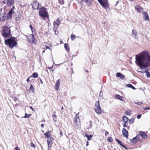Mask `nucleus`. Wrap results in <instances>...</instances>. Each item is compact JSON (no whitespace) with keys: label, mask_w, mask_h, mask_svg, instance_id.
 I'll return each instance as SVG.
<instances>
[{"label":"nucleus","mask_w":150,"mask_h":150,"mask_svg":"<svg viewBox=\"0 0 150 150\" xmlns=\"http://www.w3.org/2000/svg\"><path fill=\"white\" fill-rule=\"evenodd\" d=\"M30 90L33 91V92H34V88L33 87V86L32 85H31L30 86Z\"/></svg>","instance_id":"e433bc0d"},{"label":"nucleus","mask_w":150,"mask_h":150,"mask_svg":"<svg viewBox=\"0 0 150 150\" xmlns=\"http://www.w3.org/2000/svg\"><path fill=\"white\" fill-rule=\"evenodd\" d=\"M30 146L31 147H33L34 148H35V145L33 142H31L30 143Z\"/></svg>","instance_id":"ea45409f"},{"label":"nucleus","mask_w":150,"mask_h":150,"mask_svg":"<svg viewBox=\"0 0 150 150\" xmlns=\"http://www.w3.org/2000/svg\"><path fill=\"white\" fill-rule=\"evenodd\" d=\"M30 108L33 111H35L34 109L32 107V106H30Z\"/></svg>","instance_id":"864d4df0"},{"label":"nucleus","mask_w":150,"mask_h":150,"mask_svg":"<svg viewBox=\"0 0 150 150\" xmlns=\"http://www.w3.org/2000/svg\"><path fill=\"white\" fill-rule=\"evenodd\" d=\"M126 123H125V124H124V125H123V127H127V125H126Z\"/></svg>","instance_id":"5fc2aeb1"},{"label":"nucleus","mask_w":150,"mask_h":150,"mask_svg":"<svg viewBox=\"0 0 150 150\" xmlns=\"http://www.w3.org/2000/svg\"><path fill=\"white\" fill-rule=\"evenodd\" d=\"M29 27L31 28V29H32V28H33V27L32 25H30L29 26Z\"/></svg>","instance_id":"4d7b16f0"},{"label":"nucleus","mask_w":150,"mask_h":150,"mask_svg":"<svg viewBox=\"0 0 150 150\" xmlns=\"http://www.w3.org/2000/svg\"><path fill=\"white\" fill-rule=\"evenodd\" d=\"M108 142H112L113 141V139H112L111 137H110L108 139Z\"/></svg>","instance_id":"4c0bfd02"},{"label":"nucleus","mask_w":150,"mask_h":150,"mask_svg":"<svg viewBox=\"0 0 150 150\" xmlns=\"http://www.w3.org/2000/svg\"><path fill=\"white\" fill-rule=\"evenodd\" d=\"M140 135L143 139H146L147 137V134L144 132L142 131L139 132Z\"/></svg>","instance_id":"f3484780"},{"label":"nucleus","mask_w":150,"mask_h":150,"mask_svg":"<svg viewBox=\"0 0 150 150\" xmlns=\"http://www.w3.org/2000/svg\"><path fill=\"white\" fill-rule=\"evenodd\" d=\"M6 13L1 14L0 13V21L4 22L5 21L6 19Z\"/></svg>","instance_id":"9b49d317"},{"label":"nucleus","mask_w":150,"mask_h":150,"mask_svg":"<svg viewBox=\"0 0 150 150\" xmlns=\"http://www.w3.org/2000/svg\"><path fill=\"white\" fill-rule=\"evenodd\" d=\"M115 97L118 99H119L122 101H124V99L122 96H120L119 95L116 94L115 95Z\"/></svg>","instance_id":"4be33fe9"},{"label":"nucleus","mask_w":150,"mask_h":150,"mask_svg":"<svg viewBox=\"0 0 150 150\" xmlns=\"http://www.w3.org/2000/svg\"><path fill=\"white\" fill-rule=\"evenodd\" d=\"M71 39L72 40H74L76 39V36H75L74 35H71Z\"/></svg>","instance_id":"2f4dec72"},{"label":"nucleus","mask_w":150,"mask_h":150,"mask_svg":"<svg viewBox=\"0 0 150 150\" xmlns=\"http://www.w3.org/2000/svg\"><path fill=\"white\" fill-rule=\"evenodd\" d=\"M15 38L14 37H11L10 38L5 40L4 42L5 44L9 46L11 49L16 47L17 45V42L15 40Z\"/></svg>","instance_id":"f03ea898"},{"label":"nucleus","mask_w":150,"mask_h":150,"mask_svg":"<svg viewBox=\"0 0 150 150\" xmlns=\"http://www.w3.org/2000/svg\"><path fill=\"white\" fill-rule=\"evenodd\" d=\"M31 30L33 33V30H34V29L33 28H32V29H31Z\"/></svg>","instance_id":"bf43d9fd"},{"label":"nucleus","mask_w":150,"mask_h":150,"mask_svg":"<svg viewBox=\"0 0 150 150\" xmlns=\"http://www.w3.org/2000/svg\"><path fill=\"white\" fill-rule=\"evenodd\" d=\"M31 115V114H27L25 113V116L23 117L25 118H29Z\"/></svg>","instance_id":"c756f323"},{"label":"nucleus","mask_w":150,"mask_h":150,"mask_svg":"<svg viewBox=\"0 0 150 150\" xmlns=\"http://www.w3.org/2000/svg\"><path fill=\"white\" fill-rule=\"evenodd\" d=\"M15 9V6H13L7 13V16H6L7 19H9L12 18V14L15 13L14 10Z\"/></svg>","instance_id":"0eeeda50"},{"label":"nucleus","mask_w":150,"mask_h":150,"mask_svg":"<svg viewBox=\"0 0 150 150\" xmlns=\"http://www.w3.org/2000/svg\"><path fill=\"white\" fill-rule=\"evenodd\" d=\"M135 120V119L134 118H132L131 119L129 120V122L130 123H133Z\"/></svg>","instance_id":"c9c22d12"},{"label":"nucleus","mask_w":150,"mask_h":150,"mask_svg":"<svg viewBox=\"0 0 150 150\" xmlns=\"http://www.w3.org/2000/svg\"><path fill=\"white\" fill-rule=\"evenodd\" d=\"M141 117V115H138L137 116V118L138 119H139Z\"/></svg>","instance_id":"de8ad7c7"},{"label":"nucleus","mask_w":150,"mask_h":150,"mask_svg":"<svg viewBox=\"0 0 150 150\" xmlns=\"http://www.w3.org/2000/svg\"><path fill=\"white\" fill-rule=\"evenodd\" d=\"M131 111L129 110L126 111L125 112V114L127 115H131Z\"/></svg>","instance_id":"7c9ffc66"},{"label":"nucleus","mask_w":150,"mask_h":150,"mask_svg":"<svg viewBox=\"0 0 150 150\" xmlns=\"http://www.w3.org/2000/svg\"><path fill=\"white\" fill-rule=\"evenodd\" d=\"M139 134H137L135 137L130 140V142L131 143H133L134 144H136L138 142V140L139 138Z\"/></svg>","instance_id":"9d476101"},{"label":"nucleus","mask_w":150,"mask_h":150,"mask_svg":"<svg viewBox=\"0 0 150 150\" xmlns=\"http://www.w3.org/2000/svg\"><path fill=\"white\" fill-rule=\"evenodd\" d=\"M47 141L48 148L51 147L52 146V142L51 141H50L48 139H47Z\"/></svg>","instance_id":"a878e982"},{"label":"nucleus","mask_w":150,"mask_h":150,"mask_svg":"<svg viewBox=\"0 0 150 150\" xmlns=\"http://www.w3.org/2000/svg\"><path fill=\"white\" fill-rule=\"evenodd\" d=\"M122 135L124 137L127 138L128 136V131L125 129L123 128L122 130Z\"/></svg>","instance_id":"2eb2a0df"},{"label":"nucleus","mask_w":150,"mask_h":150,"mask_svg":"<svg viewBox=\"0 0 150 150\" xmlns=\"http://www.w3.org/2000/svg\"><path fill=\"white\" fill-rule=\"evenodd\" d=\"M27 40L32 44H35L37 42L36 39L33 34H31L28 36Z\"/></svg>","instance_id":"39448f33"},{"label":"nucleus","mask_w":150,"mask_h":150,"mask_svg":"<svg viewBox=\"0 0 150 150\" xmlns=\"http://www.w3.org/2000/svg\"><path fill=\"white\" fill-rule=\"evenodd\" d=\"M79 113L77 114L75 117V122L76 123V125L79 127V126L80 125V119L79 117Z\"/></svg>","instance_id":"1a4fd4ad"},{"label":"nucleus","mask_w":150,"mask_h":150,"mask_svg":"<svg viewBox=\"0 0 150 150\" xmlns=\"http://www.w3.org/2000/svg\"><path fill=\"white\" fill-rule=\"evenodd\" d=\"M109 134L108 132L107 131H105V136H106Z\"/></svg>","instance_id":"49530a36"},{"label":"nucleus","mask_w":150,"mask_h":150,"mask_svg":"<svg viewBox=\"0 0 150 150\" xmlns=\"http://www.w3.org/2000/svg\"><path fill=\"white\" fill-rule=\"evenodd\" d=\"M53 67V66H52V67H48V68L49 69H52Z\"/></svg>","instance_id":"338daca9"},{"label":"nucleus","mask_w":150,"mask_h":150,"mask_svg":"<svg viewBox=\"0 0 150 150\" xmlns=\"http://www.w3.org/2000/svg\"><path fill=\"white\" fill-rule=\"evenodd\" d=\"M88 134H85V136L86 137H87L88 138Z\"/></svg>","instance_id":"13d9d810"},{"label":"nucleus","mask_w":150,"mask_h":150,"mask_svg":"<svg viewBox=\"0 0 150 150\" xmlns=\"http://www.w3.org/2000/svg\"><path fill=\"white\" fill-rule=\"evenodd\" d=\"M60 83V80L59 79L57 81L54 87V89L56 90H58L59 89V87Z\"/></svg>","instance_id":"ddd939ff"},{"label":"nucleus","mask_w":150,"mask_h":150,"mask_svg":"<svg viewBox=\"0 0 150 150\" xmlns=\"http://www.w3.org/2000/svg\"><path fill=\"white\" fill-rule=\"evenodd\" d=\"M56 115L55 114H54L52 115V117L53 118V120L54 121V122H56L57 121V117H56Z\"/></svg>","instance_id":"473e14b6"},{"label":"nucleus","mask_w":150,"mask_h":150,"mask_svg":"<svg viewBox=\"0 0 150 150\" xmlns=\"http://www.w3.org/2000/svg\"><path fill=\"white\" fill-rule=\"evenodd\" d=\"M41 126L42 127H44V125L42 124H41Z\"/></svg>","instance_id":"680f3d73"},{"label":"nucleus","mask_w":150,"mask_h":150,"mask_svg":"<svg viewBox=\"0 0 150 150\" xmlns=\"http://www.w3.org/2000/svg\"><path fill=\"white\" fill-rule=\"evenodd\" d=\"M135 63L143 69L150 66V54L147 51H144L136 55Z\"/></svg>","instance_id":"f257e3e1"},{"label":"nucleus","mask_w":150,"mask_h":150,"mask_svg":"<svg viewBox=\"0 0 150 150\" xmlns=\"http://www.w3.org/2000/svg\"><path fill=\"white\" fill-rule=\"evenodd\" d=\"M88 141H87V143H86V146H88Z\"/></svg>","instance_id":"0e129e2a"},{"label":"nucleus","mask_w":150,"mask_h":150,"mask_svg":"<svg viewBox=\"0 0 150 150\" xmlns=\"http://www.w3.org/2000/svg\"><path fill=\"white\" fill-rule=\"evenodd\" d=\"M137 33L136 31L134 30H133L132 31V36L135 39H136L137 38Z\"/></svg>","instance_id":"6ab92c4d"},{"label":"nucleus","mask_w":150,"mask_h":150,"mask_svg":"<svg viewBox=\"0 0 150 150\" xmlns=\"http://www.w3.org/2000/svg\"><path fill=\"white\" fill-rule=\"evenodd\" d=\"M108 0H98V2L104 8H106L108 6Z\"/></svg>","instance_id":"6e6552de"},{"label":"nucleus","mask_w":150,"mask_h":150,"mask_svg":"<svg viewBox=\"0 0 150 150\" xmlns=\"http://www.w3.org/2000/svg\"><path fill=\"white\" fill-rule=\"evenodd\" d=\"M14 99V100L15 101H17V100H18V99L16 97H15V98H13Z\"/></svg>","instance_id":"3c124183"},{"label":"nucleus","mask_w":150,"mask_h":150,"mask_svg":"<svg viewBox=\"0 0 150 150\" xmlns=\"http://www.w3.org/2000/svg\"><path fill=\"white\" fill-rule=\"evenodd\" d=\"M60 135L61 137L62 136V132L61 131H60Z\"/></svg>","instance_id":"603ef678"},{"label":"nucleus","mask_w":150,"mask_h":150,"mask_svg":"<svg viewBox=\"0 0 150 150\" xmlns=\"http://www.w3.org/2000/svg\"><path fill=\"white\" fill-rule=\"evenodd\" d=\"M68 46V45L67 44L65 43L64 44V48L67 51L69 50V49L67 48Z\"/></svg>","instance_id":"72a5a7b5"},{"label":"nucleus","mask_w":150,"mask_h":150,"mask_svg":"<svg viewBox=\"0 0 150 150\" xmlns=\"http://www.w3.org/2000/svg\"><path fill=\"white\" fill-rule=\"evenodd\" d=\"M93 137L92 135H89L88 137V140H90L91 139L92 137Z\"/></svg>","instance_id":"58836bf2"},{"label":"nucleus","mask_w":150,"mask_h":150,"mask_svg":"<svg viewBox=\"0 0 150 150\" xmlns=\"http://www.w3.org/2000/svg\"><path fill=\"white\" fill-rule=\"evenodd\" d=\"M32 6L33 9H39L40 8H39V4L38 2H34L33 3Z\"/></svg>","instance_id":"4468645a"},{"label":"nucleus","mask_w":150,"mask_h":150,"mask_svg":"<svg viewBox=\"0 0 150 150\" xmlns=\"http://www.w3.org/2000/svg\"><path fill=\"white\" fill-rule=\"evenodd\" d=\"M61 23L60 19L59 18H57L55 21L54 23V28H57L58 26Z\"/></svg>","instance_id":"f8f14e48"},{"label":"nucleus","mask_w":150,"mask_h":150,"mask_svg":"<svg viewBox=\"0 0 150 150\" xmlns=\"http://www.w3.org/2000/svg\"><path fill=\"white\" fill-rule=\"evenodd\" d=\"M135 8L137 12L139 13L141 12L143 10V9L139 5H136Z\"/></svg>","instance_id":"aec40b11"},{"label":"nucleus","mask_w":150,"mask_h":150,"mask_svg":"<svg viewBox=\"0 0 150 150\" xmlns=\"http://www.w3.org/2000/svg\"><path fill=\"white\" fill-rule=\"evenodd\" d=\"M14 0H7V4L9 6H11L13 5Z\"/></svg>","instance_id":"a211bd4d"},{"label":"nucleus","mask_w":150,"mask_h":150,"mask_svg":"<svg viewBox=\"0 0 150 150\" xmlns=\"http://www.w3.org/2000/svg\"><path fill=\"white\" fill-rule=\"evenodd\" d=\"M146 75L148 77H150V73L149 72H146Z\"/></svg>","instance_id":"37998d69"},{"label":"nucleus","mask_w":150,"mask_h":150,"mask_svg":"<svg viewBox=\"0 0 150 150\" xmlns=\"http://www.w3.org/2000/svg\"><path fill=\"white\" fill-rule=\"evenodd\" d=\"M33 77L34 78H37L38 77V74L37 73H33L32 75L30 76V77Z\"/></svg>","instance_id":"bb28decb"},{"label":"nucleus","mask_w":150,"mask_h":150,"mask_svg":"<svg viewBox=\"0 0 150 150\" xmlns=\"http://www.w3.org/2000/svg\"><path fill=\"white\" fill-rule=\"evenodd\" d=\"M134 103L138 105H140L139 102H134Z\"/></svg>","instance_id":"a18cd8bd"},{"label":"nucleus","mask_w":150,"mask_h":150,"mask_svg":"<svg viewBox=\"0 0 150 150\" xmlns=\"http://www.w3.org/2000/svg\"><path fill=\"white\" fill-rule=\"evenodd\" d=\"M46 49H50V50H51V49H50V48H49V47L48 46H46Z\"/></svg>","instance_id":"052dcab7"},{"label":"nucleus","mask_w":150,"mask_h":150,"mask_svg":"<svg viewBox=\"0 0 150 150\" xmlns=\"http://www.w3.org/2000/svg\"><path fill=\"white\" fill-rule=\"evenodd\" d=\"M129 119L127 117L125 116H123L122 117V120L125 123H127L128 120Z\"/></svg>","instance_id":"b1692460"},{"label":"nucleus","mask_w":150,"mask_h":150,"mask_svg":"<svg viewBox=\"0 0 150 150\" xmlns=\"http://www.w3.org/2000/svg\"><path fill=\"white\" fill-rule=\"evenodd\" d=\"M116 76L117 77H120L121 79H123L125 77V76L123 74L119 72L116 74Z\"/></svg>","instance_id":"393cba45"},{"label":"nucleus","mask_w":150,"mask_h":150,"mask_svg":"<svg viewBox=\"0 0 150 150\" xmlns=\"http://www.w3.org/2000/svg\"><path fill=\"white\" fill-rule=\"evenodd\" d=\"M122 146L126 149H127L126 147L125 146H124L123 145H122Z\"/></svg>","instance_id":"6e6d98bb"},{"label":"nucleus","mask_w":150,"mask_h":150,"mask_svg":"<svg viewBox=\"0 0 150 150\" xmlns=\"http://www.w3.org/2000/svg\"><path fill=\"white\" fill-rule=\"evenodd\" d=\"M115 140L117 142V143L121 146H122V145H123V144H122V142H121V141H120V140H119L118 139H117V138H115Z\"/></svg>","instance_id":"c85d7f7f"},{"label":"nucleus","mask_w":150,"mask_h":150,"mask_svg":"<svg viewBox=\"0 0 150 150\" xmlns=\"http://www.w3.org/2000/svg\"><path fill=\"white\" fill-rule=\"evenodd\" d=\"M77 2L79 4L82 3L83 0H76Z\"/></svg>","instance_id":"a19ab883"},{"label":"nucleus","mask_w":150,"mask_h":150,"mask_svg":"<svg viewBox=\"0 0 150 150\" xmlns=\"http://www.w3.org/2000/svg\"><path fill=\"white\" fill-rule=\"evenodd\" d=\"M14 150H20V149L18 147H16L15 148Z\"/></svg>","instance_id":"8fccbe9b"},{"label":"nucleus","mask_w":150,"mask_h":150,"mask_svg":"<svg viewBox=\"0 0 150 150\" xmlns=\"http://www.w3.org/2000/svg\"><path fill=\"white\" fill-rule=\"evenodd\" d=\"M143 109L144 110H149L150 109V107H146V108L143 107Z\"/></svg>","instance_id":"79ce46f5"},{"label":"nucleus","mask_w":150,"mask_h":150,"mask_svg":"<svg viewBox=\"0 0 150 150\" xmlns=\"http://www.w3.org/2000/svg\"><path fill=\"white\" fill-rule=\"evenodd\" d=\"M49 140L50 141H51L52 142V141L54 140V139L51 136L50 137H49Z\"/></svg>","instance_id":"c03bdc74"},{"label":"nucleus","mask_w":150,"mask_h":150,"mask_svg":"<svg viewBox=\"0 0 150 150\" xmlns=\"http://www.w3.org/2000/svg\"><path fill=\"white\" fill-rule=\"evenodd\" d=\"M127 86L128 87L131 88L134 90H135L136 89L131 84H128L127 85Z\"/></svg>","instance_id":"cd10ccee"},{"label":"nucleus","mask_w":150,"mask_h":150,"mask_svg":"<svg viewBox=\"0 0 150 150\" xmlns=\"http://www.w3.org/2000/svg\"><path fill=\"white\" fill-rule=\"evenodd\" d=\"M83 1L89 6L91 5L93 1V0H83Z\"/></svg>","instance_id":"412c9836"},{"label":"nucleus","mask_w":150,"mask_h":150,"mask_svg":"<svg viewBox=\"0 0 150 150\" xmlns=\"http://www.w3.org/2000/svg\"><path fill=\"white\" fill-rule=\"evenodd\" d=\"M30 77H29L26 80V81H27L28 82H30Z\"/></svg>","instance_id":"09e8293b"},{"label":"nucleus","mask_w":150,"mask_h":150,"mask_svg":"<svg viewBox=\"0 0 150 150\" xmlns=\"http://www.w3.org/2000/svg\"><path fill=\"white\" fill-rule=\"evenodd\" d=\"M142 14L143 15V18L146 21L149 20V17L146 12L144 11L143 12Z\"/></svg>","instance_id":"dca6fc26"},{"label":"nucleus","mask_w":150,"mask_h":150,"mask_svg":"<svg viewBox=\"0 0 150 150\" xmlns=\"http://www.w3.org/2000/svg\"><path fill=\"white\" fill-rule=\"evenodd\" d=\"M51 131H48L45 133H44V134L45 137H47L48 139H49V137H51Z\"/></svg>","instance_id":"5701e85b"},{"label":"nucleus","mask_w":150,"mask_h":150,"mask_svg":"<svg viewBox=\"0 0 150 150\" xmlns=\"http://www.w3.org/2000/svg\"><path fill=\"white\" fill-rule=\"evenodd\" d=\"M59 3L61 5H62L64 3V0H59Z\"/></svg>","instance_id":"f704fd0d"},{"label":"nucleus","mask_w":150,"mask_h":150,"mask_svg":"<svg viewBox=\"0 0 150 150\" xmlns=\"http://www.w3.org/2000/svg\"><path fill=\"white\" fill-rule=\"evenodd\" d=\"M149 71H148L147 70H145L144 72L145 73H146L147 72H148Z\"/></svg>","instance_id":"e2e57ef3"},{"label":"nucleus","mask_w":150,"mask_h":150,"mask_svg":"<svg viewBox=\"0 0 150 150\" xmlns=\"http://www.w3.org/2000/svg\"><path fill=\"white\" fill-rule=\"evenodd\" d=\"M3 3L4 4H6V2L5 1H3Z\"/></svg>","instance_id":"69168bd1"},{"label":"nucleus","mask_w":150,"mask_h":150,"mask_svg":"<svg viewBox=\"0 0 150 150\" xmlns=\"http://www.w3.org/2000/svg\"><path fill=\"white\" fill-rule=\"evenodd\" d=\"M4 38H7L11 35V30L10 28L8 27H4L3 30L1 33Z\"/></svg>","instance_id":"7ed1b4c3"},{"label":"nucleus","mask_w":150,"mask_h":150,"mask_svg":"<svg viewBox=\"0 0 150 150\" xmlns=\"http://www.w3.org/2000/svg\"><path fill=\"white\" fill-rule=\"evenodd\" d=\"M39 9V13L40 16L43 18L46 17L47 16V12L45 8L42 7Z\"/></svg>","instance_id":"20e7f679"},{"label":"nucleus","mask_w":150,"mask_h":150,"mask_svg":"<svg viewBox=\"0 0 150 150\" xmlns=\"http://www.w3.org/2000/svg\"><path fill=\"white\" fill-rule=\"evenodd\" d=\"M95 111L96 113L98 115L101 113V110L99 101H97L95 104Z\"/></svg>","instance_id":"423d86ee"},{"label":"nucleus","mask_w":150,"mask_h":150,"mask_svg":"<svg viewBox=\"0 0 150 150\" xmlns=\"http://www.w3.org/2000/svg\"><path fill=\"white\" fill-rule=\"evenodd\" d=\"M143 104V103L142 102H140V105H141L142 104Z\"/></svg>","instance_id":"774afa93"}]
</instances>
